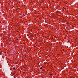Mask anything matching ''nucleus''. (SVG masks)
I'll use <instances>...</instances> for the list:
<instances>
[{"label": "nucleus", "mask_w": 78, "mask_h": 78, "mask_svg": "<svg viewBox=\"0 0 78 78\" xmlns=\"http://www.w3.org/2000/svg\"><path fill=\"white\" fill-rule=\"evenodd\" d=\"M42 67H41L40 68V70H42Z\"/></svg>", "instance_id": "1"}, {"label": "nucleus", "mask_w": 78, "mask_h": 78, "mask_svg": "<svg viewBox=\"0 0 78 78\" xmlns=\"http://www.w3.org/2000/svg\"><path fill=\"white\" fill-rule=\"evenodd\" d=\"M16 68H13V70H15V69Z\"/></svg>", "instance_id": "2"}]
</instances>
